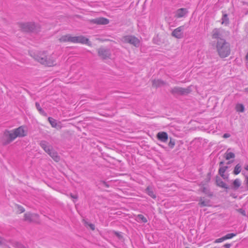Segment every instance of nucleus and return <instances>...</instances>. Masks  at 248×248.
Segmentation results:
<instances>
[{
    "label": "nucleus",
    "instance_id": "1",
    "mask_svg": "<svg viewBox=\"0 0 248 248\" xmlns=\"http://www.w3.org/2000/svg\"><path fill=\"white\" fill-rule=\"evenodd\" d=\"M31 56L41 65L47 67H55L58 65V56L54 53L46 51L33 53Z\"/></svg>",
    "mask_w": 248,
    "mask_h": 248
},
{
    "label": "nucleus",
    "instance_id": "2",
    "mask_svg": "<svg viewBox=\"0 0 248 248\" xmlns=\"http://www.w3.org/2000/svg\"><path fill=\"white\" fill-rule=\"evenodd\" d=\"M216 48L218 55L222 58H226L230 54V45L223 39L217 40Z\"/></svg>",
    "mask_w": 248,
    "mask_h": 248
},
{
    "label": "nucleus",
    "instance_id": "3",
    "mask_svg": "<svg viewBox=\"0 0 248 248\" xmlns=\"http://www.w3.org/2000/svg\"><path fill=\"white\" fill-rule=\"evenodd\" d=\"M40 145L54 161L58 162L60 161L61 157L58 155V153L47 142L44 140L41 141Z\"/></svg>",
    "mask_w": 248,
    "mask_h": 248
},
{
    "label": "nucleus",
    "instance_id": "4",
    "mask_svg": "<svg viewBox=\"0 0 248 248\" xmlns=\"http://www.w3.org/2000/svg\"><path fill=\"white\" fill-rule=\"evenodd\" d=\"M17 25L22 31L26 32L35 31L40 29V25L35 22H20Z\"/></svg>",
    "mask_w": 248,
    "mask_h": 248
},
{
    "label": "nucleus",
    "instance_id": "5",
    "mask_svg": "<svg viewBox=\"0 0 248 248\" xmlns=\"http://www.w3.org/2000/svg\"><path fill=\"white\" fill-rule=\"evenodd\" d=\"M12 130H4L0 138V142L2 145L6 146L11 143L15 140Z\"/></svg>",
    "mask_w": 248,
    "mask_h": 248
},
{
    "label": "nucleus",
    "instance_id": "6",
    "mask_svg": "<svg viewBox=\"0 0 248 248\" xmlns=\"http://www.w3.org/2000/svg\"><path fill=\"white\" fill-rule=\"evenodd\" d=\"M121 40L123 43H128L136 47H139L140 44V40L133 35L124 36L121 38Z\"/></svg>",
    "mask_w": 248,
    "mask_h": 248
},
{
    "label": "nucleus",
    "instance_id": "7",
    "mask_svg": "<svg viewBox=\"0 0 248 248\" xmlns=\"http://www.w3.org/2000/svg\"><path fill=\"white\" fill-rule=\"evenodd\" d=\"M191 86H188L186 88L175 86L172 88L170 90L171 94L177 95H186L191 93Z\"/></svg>",
    "mask_w": 248,
    "mask_h": 248
},
{
    "label": "nucleus",
    "instance_id": "8",
    "mask_svg": "<svg viewBox=\"0 0 248 248\" xmlns=\"http://www.w3.org/2000/svg\"><path fill=\"white\" fill-rule=\"evenodd\" d=\"M15 139L23 138L27 136L28 128L25 125H21L17 128L12 129Z\"/></svg>",
    "mask_w": 248,
    "mask_h": 248
},
{
    "label": "nucleus",
    "instance_id": "9",
    "mask_svg": "<svg viewBox=\"0 0 248 248\" xmlns=\"http://www.w3.org/2000/svg\"><path fill=\"white\" fill-rule=\"evenodd\" d=\"M24 221L28 222H36L39 220V216L36 214L27 212L24 215Z\"/></svg>",
    "mask_w": 248,
    "mask_h": 248
},
{
    "label": "nucleus",
    "instance_id": "10",
    "mask_svg": "<svg viewBox=\"0 0 248 248\" xmlns=\"http://www.w3.org/2000/svg\"><path fill=\"white\" fill-rule=\"evenodd\" d=\"M74 43H81L82 44H86L89 46H92V43L89 40L85 37L80 35L78 36H74V40L73 41Z\"/></svg>",
    "mask_w": 248,
    "mask_h": 248
},
{
    "label": "nucleus",
    "instance_id": "11",
    "mask_svg": "<svg viewBox=\"0 0 248 248\" xmlns=\"http://www.w3.org/2000/svg\"><path fill=\"white\" fill-rule=\"evenodd\" d=\"M97 52L99 56L103 59L109 58L111 55L110 50L103 47L98 48Z\"/></svg>",
    "mask_w": 248,
    "mask_h": 248
},
{
    "label": "nucleus",
    "instance_id": "12",
    "mask_svg": "<svg viewBox=\"0 0 248 248\" xmlns=\"http://www.w3.org/2000/svg\"><path fill=\"white\" fill-rule=\"evenodd\" d=\"M90 23L97 25H107L109 23V20L104 17H98L89 20Z\"/></svg>",
    "mask_w": 248,
    "mask_h": 248
},
{
    "label": "nucleus",
    "instance_id": "13",
    "mask_svg": "<svg viewBox=\"0 0 248 248\" xmlns=\"http://www.w3.org/2000/svg\"><path fill=\"white\" fill-rule=\"evenodd\" d=\"M183 26H180L175 29L171 33V35L177 39H181L183 37Z\"/></svg>",
    "mask_w": 248,
    "mask_h": 248
},
{
    "label": "nucleus",
    "instance_id": "14",
    "mask_svg": "<svg viewBox=\"0 0 248 248\" xmlns=\"http://www.w3.org/2000/svg\"><path fill=\"white\" fill-rule=\"evenodd\" d=\"M156 138L159 140L166 142L168 140V135L165 132H159L157 134Z\"/></svg>",
    "mask_w": 248,
    "mask_h": 248
},
{
    "label": "nucleus",
    "instance_id": "15",
    "mask_svg": "<svg viewBox=\"0 0 248 248\" xmlns=\"http://www.w3.org/2000/svg\"><path fill=\"white\" fill-rule=\"evenodd\" d=\"M74 40V36H72L70 35H65L61 36L59 40L60 42L64 43L67 42H70L73 43Z\"/></svg>",
    "mask_w": 248,
    "mask_h": 248
},
{
    "label": "nucleus",
    "instance_id": "16",
    "mask_svg": "<svg viewBox=\"0 0 248 248\" xmlns=\"http://www.w3.org/2000/svg\"><path fill=\"white\" fill-rule=\"evenodd\" d=\"M48 120L50 124H51V125L52 126V127H54V128H57L58 129H61L62 127V126L61 124V123L60 122L57 123L56 120H55V119H54L51 117H49L48 118Z\"/></svg>",
    "mask_w": 248,
    "mask_h": 248
},
{
    "label": "nucleus",
    "instance_id": "17",
    "mask_svg": "<svg viewBox=\"0 0 248 248\" xmlns=\"http://www.w3.org/2000/svg\"><path fill=\"white\" fill-rule=\"evenodd\" d=\"M187 13V11L185 8H181L177 10L175 13V16L177 18H181L184 16Z\"/></svg>",
    "mask_w": 248,
    "mask_h": 248
},
{
    "label": "nucleus",
    "instance_id": "18",
    "mask_svg": "<svg viewBox=\"0 0 248 248\" xmlns=\"http://www.w3.org/2000/svg\"><path fill=\"white\" fill-rule=\"evenodd\" d=\"M166 83L160 79H155L152 81V85L154 87L158 88L164 86Z\"/></svg>",
    "mask_w": 248,
    "mask_h": 248
},
{
    "label": "nucleus",
    "instance_id": "19",
    "mask_svg": "<svg viewBox=\"0 0 248 248\" xmlns=\"http://www.w3.org/2000/svg\"><path fill=\"white\" fill-rule=\"evenodd\" d=\"M234 236H235V234L234 233H229V234L226 235L225 236L222 237V238H220L214 241V242L216 243H221L226 239L232 238V237H233Z\"/></svg>",
    "mask_w": 248,
    "mask_h": 248
},
{
    "label": "nucleus",
    "instance_id": "20",
    "mask_svg": "<svg viewBox=\"0 0 248 248\" xmlns=\"http://www.w3.org/2000/svg\"><path fill=\"white\" fill-rule=\"evenodd\" d=\"M212 38L214 39H218L221 35V31L219 29H215L212 31Z\"/></svg>",
    "mask_w": 248,
    "mask_h": 248
},
{
    "label": "nucleus",
    "instance_id": "21",
    "mask_svg": "<svg viewBox=\"0 0 248 248\" xmlns=\"http://www.w3.org/2000/svg\"><path fill=\"white\" fill-rule=\"evenodd\" d=\"M230 149H228L227 152L224 154V157L226 160H229L231 158H233L235 157L234 153L230 152Z\"/></svg>",
    "mask_w": 248,
    "mask_h": 248
},
{
    "label": "nucleus",
    "instance_id": "22",
    "mask_svg": "<svg viewBox=\"0 0 248 248\" xmlns=\"http://www.w3.org/2000/svg\"><path fill=\"white\" fill-rule=\"evenodd\" d=\"M15 210L17 214H21L25 211L23 206L18 204L15 205Z\"/></svg>",
    "mask_w": 248,
    "mask_h": 248
},
{
    "label": "nucleus",
    "instance_id": "23",
    "mask_svg": "<svg viewBox=\"0 0 248 248\" xmlns=\"http://www.w3.org/2000/svg\"><path fill=\"white\" fill-rule=\"evenodd\" d=\"M227 168H228V167L226 166L221 167L219 168V173L220 175L224 179H226V178H228V177L224 174V173H225V171L227 169Z\"/></svg>",
    "mask_w": 248,
    "mask_h": 248
},
{
    "label": "nucleus",
    "instance_id": "24",
    "mask_svg": "<svg viewBox=\"0 0 248 248\" xmlns=\"http://www.w3.org/2000/svg\"><path fill=\"white\" fill-rule=\"evenodd\" d=\"M199 201V204L202 207L210 206L209 200H204L202 198H201Z\"/></svg>",
    "mask_w": 248,
    "mask_h": 248
},
{
    "label": "nucleus",
    "instance_id": "25",
    "mask_svg": "<svg viewBox=\"0 0 248 248\" xmlns=\"http://www.w3.org/2000/svg\"><path fill=\"white\" fill-rule=\"evenodd\" d=\"M216 183L218 186H220L222 188H227L226 185L220 178H217Z\"/></svg>",
    "mask_w": 248,
    "mask_h": 248
},
{
    "label": "nucleus",
    "instance_id": "26",
    "mask_svg": "<svg viewBox=\"0 0 248 248\" xmlns=\"http://www.w3.org/2000/svg\"><path fill=\"white\" fill-rule=\"evenodd\" d=\"M146 192L148 194L149 196L152 198L155 199L156 198L155 195L154 194V191L152 188L148 187L146 189Z\"/></svg>",
    "mask_w": 248,
    "mask_h": 248
},
{
    "label": "nucleus",
    "instance_id": "27",
    "mask_svg": "<svg viewBox=\"0 0 248 248\" xmlns=\"http://www.w3.org/2000/svg\"><path fill=\"white\" fill-rule=\"evenodd\" d=\"M241 185V182L239 179H236L233 182V188L237 189Z\"/></svg>",
    "mask_w": 248,
    "mask_h": 248
},
{
    "label": "nucleus",
    "instance_id": "28",
    "mask_svg": "<svg viewBox=\"0 0 248 248\" xmlns=\"http://www.w3.org/2000/svg\"><path fill=\"white\" fill-rule=\"evenodd\" d=\"M241 166L239 164H238L234 168L233 173L234 174L237 175L241 172Z\"/></svg>",
    "mask_w": 248,
    "mask_h": 248
},
{
    "label": "nucleus",
    "instance_id": "29",
    "mask_svg": "<svg viewBox=\"0 0 248 248\" xmlns=\"http://www.w3.org/2000/svg\"><path fill=\"white\" fill-rule=\"evenodd\" d=\"M237 111L243 112L244 111L245 108L242 104H237L235 107Z\"/></svg>",
    "mask_w": 248,
    "mask_h": 248
},
{
    "label": "nucleus",
    "instance_id": "30",
    "mask_svg": "<svg viewBox=\"0 0 248 248\" xmlns=\"http://www.w3.org/2000/svg\"><path fill=\"white\" fill-rule=\"evenodd\" d=\"M175 145V140L173 139H172L171 138H170V141L168 143V146L169 147L171 148V149H172L174 148V146Z\"/></svg>",
    "mask_w": 248,
    "mask_h": 248
},
{
    "label": "nucleus",
    "instance_id": "31",
    "mask_svg": "<svg viewBox=\"0 0 248 248\" xmlns=\"http://www.w3.org/2000/svg\"><path fill=\"white\" fill-rule=\"evenodd\" d=\"M222 24L227 25L229 22V18H228V16L226 14L223 15V17L222 18Z\"/></svg>",
    "mask_w": 248,
    "mask_h": 248
},
{
    "label": "nucleus",
    "instance_id": "32",
    "mask_svg": "<svg viewBox=\"0 0 248 248\" xmlns=\"http://www.w3.org/2000/svg\"><path fill=\"white\" fill-rule=\"evenodd\" d=\"M137 218L139 219V221H141L142 222L146 223L147 222V219L142 215H138Z\"/></svg>",
    "mask_w": 248,
    "mask_h": 248
},
{
    "label": "nucleus",
    "instance_id": "33",
    "mask_svg": "<svg viewBox=\"0 0 248 248\" xmlns=\"http://www.w3.org/2000/svg\"><path fill=\"white\" fill-rule=\"evenodd\" d=\"M84 224L86 227H89L93 231L95 229V226L93 224L90 223L87 221H84Z\"/></svg>",
    "mask_w": 248,
    "mask_h": 248
},
{
    "label": "nucleus",
    "instance_id": "34",
    "mask_svg": "<svg viewBox=\"0 0 248 248\" xmlns=\"http://www.w3.org/2000/svg\"><path fill=\"white\" fill-rule=\"evenodd\" d=\"M35 106H36V107L37 110L39 111V112L41 114H44V115L45 114V113L44 111L41 108V107H40V105H39V104L38 103H35Z\"/></svg>",
    "mask_w": 248,
    "mask_h": 248
},
{
    "label": "nucleus",
    "instance_id": "35",
    "mask_svg": "<svg viewBox=\"0 0 248 248\" xmlns=\"http://www.w3.org/2000/svg\"><path fill=\"white\" fill-rule=\"evenodd\" d=\"M114 234L119 239H123V235L122 232H114Z\"/></svg>",
    "mask_w": 248,
    "mask_h": 248
},
{
    "label": "nucleus",
    "instance_id": "36",
    "mask_svg": "<svg viewBox=\"0 0 248 248\" xmlns=\"http://www.w3.org/2000/svg\"><path fill=\"white\" fill-rule=\"evenodd\" d=\"M13 246L15 247H22V245L18 242H15Z\"/></svg>",
    "mask_w": 248,
    "mask_h": 248
},
{
    "label": "nucleus",
    "instance_id": "37",
    "mask_svg": "<svg viewBox=\"0 0 248 248\" xmlns=\"http://www.w3.org/2000/svg\"><path fill=\"white\" fill-rule=\"evenodd\" d=\"M5 242V240L3 238L0 237V246L4 245Z\"/></svg>",
    "mask_w": 248,
    "mask_h": 248
},
{
    "label": "nucleus",
    "instance_id": "38",
    "mask_svg": "<svg viewBox=\"0 0 248 248\" xmlns=\"http://www.w3.org/2000/svg\"><path fill=\"white\" fill-rule=\"evenodd\" d=\"M202 192L205 193V194H208V189L207 187H204L202 188Z\"/></svg>",
    "mask_w": 248,
    "mask_h": 248
},
{
    "label": "nucleus",
    "instance_id": "39",
    "mask_svg": "<svg viewBox=\"0 0 248 248\" xmlns=\"http://www.w3.org/2000/svg\"><path fill=\"white\" fill-rule=\"evenodd\" d=\"M238 211L239 213H240L243 216H246V212H245V210H244L243 209H239L238 210Z\"/></svg>",
    "mask_w": 248,
    "mask_h": 248
},
{
    "label": "nucleus",
    "instance_id": "40",
    "mask_svg": "<svg viewBox=\"0 0 248 248\" xmlns=\"http://www.w3.org/2000/svg\"><path fill=\"white\" fill-rule=\"evenodd\" d=\"M70 196L71 198L74 199H77L78 198V196L77 195H73L72 194H70Z\"/></svg>",
    "mask_w": 248,
    "mask_h": 248
},
{
    "label": "nucleus",
    "instance_id": "41",
    "mask_svg": "<svg viewBox=\"0 0 248 248\" xmlns=\"http://www.w3.org/2000/svg\"><path fill=\"white\" fill-rule=\"evenodd\" d=\"M231 136L230 134L228 133H225L223 135V137L224 138H229Z\"/></svg>",
    "mask_w": 248,
    "mask_h": 248
},
{
    "label": "nucleus",
    "instance_id": "42",
    "mask_svg": "<svg viewBox=\"0 0 248 248\" xmlns=\"http://www.w3.org/2000/svg\"><path fill=\"white\" fill-rule=\"evenodd\" d=\"M245 184L246 185L247 188L248 189V176H247L246 178Z\"/></svg>",
    "mask_w": 248,
    "mask_h": 248
},
{
    "label": "nucleus",
    "instance_id": "43",
    "mask_svg": "<svg viewBox=\"0 0 248 248\" xmlns=\"http://www.w3.org/2000/svg\"><path fill=\"white\" fill-rule=\"evenodd\" d=\"M231 246H232V245L230 244H226L224 245V247H225L226 248H228Z\"/></svg>",
    "mask_w": 248,
    "mask_h": 248
},
{
    "label": "nucleus",
    "instance_id": "44",
    "mask_svg": "<svg viewBox=\"0 0 248 248\" xmlns=\"http://www.w3.org/2000/svg\"><path fill=\"white\" fill-rule=\"evenodd\" d=\"M103 185L104 186H105L106 187H108V185L106 182H103Z\"/></svg>",
    "mask_w": 248,
    "mask_h": 248
},
{
    "label": "nucleus",
    "instance_id": "45",
    "mask_svg": "<svg viewBox=\"0 0 248 248\" xmlns=\"http://www.w3.org/2000/svg\"><path fill=\"white\" fill-rule=\"evenodd\" d=\"M246 59L247 61V62H248V52L247 53V54L246 56Z\"/></svg>",
    "mask_w": 248,
    "mask_h": 248
},
{
    "label": "nucleus",
    "instance_id": "46",
    "mask_svg": "<svg viewBox=\"0 0 248 248\" xmlns=\"http://www.w3.org/2000/svg\"><path fill=\"white\" fill-rule=\"evenodd\" d=\"M245 168L246 170H248V165H246Z\"/></svg>",
    "mask_w": 248,
    "mask_h": 248
},
{
    "label": "nucleus",
    "instance_id": "47",
    "mask_svg": "<svg viewBox=\"0 0 248 248\" xmlns=\"http://www.w3.org/2000/svg\"><path fill=\"white\" fill-rule=\"evenodd\" d=\"M223 162H221L220 163V165H222V164H223Z\"/></svg>",
    "mask_w": 248,
    "mask_h": 248
}]
</instances>
